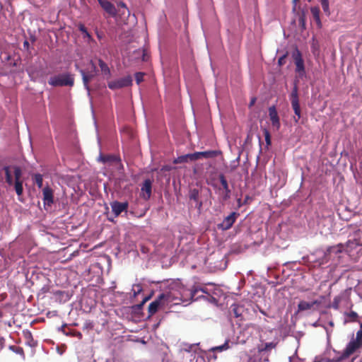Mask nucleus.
Here are the masks:
<instances>
[{"instance_id": "nucleus-1", "label": "nucleus", "mask_w": 362, "mask_h": 362, "mask_svg": "<svg viewBox=\"0 0 362 362\" xmlns=\"http://www.w3.org/2000/svg\"><path fill=\"white\" fill-rule=\"evenodd\" d=\"M2 172L5 182L8 186H13L17 195L21 196L23 192L21 168L17 165H5Z\"/></svg>"}, {"instance_id": "nucleus-2", "label": "nucleus", "mask_w": 362, "mask_h": 362, "mask_svg": "<svg viewBox=\"0 0 362 362\" xmlns=\"http://www.w3.org/2000/svg\"><path fill=\"white\" fill-rule=\"evenodd\" d=\"M362 340V328L356 332V339L351 341L346 346V349L341 353H338L335 357L333 358L334 362H352L350 356L360 347Z\"/></svg>"}, {"instance_id": "nucleus-3", "label": "nucleus", "mask_w": 362, "mask_h": 362, "mask_svg": "<svg viewBox=\"0 0 362 362\" xmlns=\"http://www.w3.org/2000/svg\"><path fill=\"white\" fill-rule=\"evenodd\" d=\"M171 301L169 293H160L157 298L151 302L148 308V317L153 315L159 309L165 308Z\"/></svg>"}, {"instance_id": "nucleus-4", "label": "nucleus", "mask_w": 362, "mask_h": 362, "mask_svg": "<svg viewBox=\"0 0 362 362\" xmlns=\"http://www.w3.org/2000/svg\"><path fill=\"white\" fill-rule=\"evenodd\" d=\"M48 83L54 87L58 86H70L74 85V74L71 73H65L56 75L49 78Z\"/></svg>"}, {"instance_id": "nucleus-5", "label": "nucleus", "mask_w": 362, "mask_h": 362, "mask_svg": "<svg viewBox=\"0 0 362 362\" xmlns=\"http://www.w3.org/2000/svg\"><path fill=\"white\" fill-rule=\"evenodd\" d=\"M298 88L296 84L294 85L292 92L290 95L291 103L292 108L294 111L296 117H294V119L296 122H298L300 118L301 117V110L299 103L298 98Z\"/></svg>"}, {"instance_id": "nucleus-6", "label": "nucleus", "mask_w": 362, "mask_h": 362, "mask_svg": "<svg viewBox=\"0 0 362 362\" xmlns=\"http://www.w3.org/2000/svg\"><path fill=\"white\" fill-rule=\"evenodd\" d=\"M229 313L231 317H235L242 322L247 320L248 310L243 305L233 303L230 308Z\"/></svg>"}, {"instance_id": "nucleus-7", "label": "nucleus", "mask_w": 362, "mask_h": 362, "mask_svg": "<svg viewBox=\"0 0 362 362\" xmlns=\"http://www.w3.org/2000/svg\"><path fill=\"white\" fill-rule=\"evenodd\" d=\"M132 85V78L131 76L109 81L107 86L111 90L120 89L124 87L131 86Z\"/></svg>"}, {"instance_id": "nucleus-8", "label": "nucleus", "mask_w": 362, "mask_h": 362, "mask_svg": "<svg viewBox=\"0 0 362 362\" xmlns=\"http://www.w3.org/2000/svg\"><path fill=\"white\" fill-rule=\"evenodd\" d=\"M90 64H91V70L90 71H86L83 69H81L79 71L82 76L83 86L87 90H90V88H89L90 81L96 76V74H97L96 66L93 62L92 60L90 61Z\"/></svg>"}, {"instance_id": "nucleus-9", "label": "nucleus", "mask_w": 362, "mask_h": 362, "mask_svg": "<svg viewBox=\"0 0 362 362\" xmlns=\"http://www.w3.org/2000/svg\"><path fill=\"white\" fill-rule=\"evenodd\" d=\"M112 211L115 215V217L119 216L122 212H127L129 204L127 202H119L118 201H114L110 203Z\"/></svg>"}, {"instance_id": "nucleus-10", "label": "nucleus", "mask_w": 362, "mask_h": 362, "mask_svg": "<svg viewBox=\"0 0 362 362\" xmlns=\"http://www.w3.org/2000/svg\"><path fill=\"white\" fill-rule=\"evenodd\" d=\"M152 193V180L146 179L142 184L140 197L147 201L150 199Z\"/></svg>"}, {"instance_id": "nucleus-11", "label": "nucleus", "mask_w": 362, "mask_h": 362, "mask_svg": "<svg viewBox=\"0 0 362 362\" xmlns=\"http://www.w3.org/2000/svg\"><path fill=\"white\" fill-rule=\"evenodd\" d=\"M238 215V214L237 213L232 212L230 215H228L223 219V221L221 223H219L218 225V228L223 230H226L230 229L233 226V223H235Z\"/></svg>"}, {"instance_id": "nucleus-12", "label": "nucleus", "mask_w": 362, "mask_h": 362, "mask_svg": "<svg viewBox=\"0 0 362 362\" xmlns=\"http://www.w3.org/2000/svg\"><path fill=\"white\" fill-rule=\"evenodd\" d=\"M293 59L296 64V72H297L300 76H303L305 73L304 61L300 52L298 51L297 53L293 55Z\"/></svg>"}, {"instance_id": "nucleus-13", "label": "nucleus", "mask_w": 362, "mask_h": 362, "mask_svg": "<svg viewBox=\"0 0 362 362\" xmlns=\"http://www.w3.org/2000/svg\"><path fill=\"white\" fill-rule=\"evenodd\" d=\"M269 115L273 127L276 130H279L280 129L281 124L278 112L274 106H272L269 108Z\"/></svg>"}, {"instance_id": "nucleus-14", "label": "nucleus", "mask_w": 362, "mask_h": 362, "mask_svg": "<svg viewBox=\"0 0 362 362\" xmlns=\"http://www.w3.org/2000/svg\"><path fill=\"white\" fill-rule=\"evenodd\" d=\"M98 1L104 11H105L109 15L112 16H116L117 10L113 4L107 0H100Z\"/></svg>"}, {"instance_id": "nucleus-15", "label": "nucleus", "mask_w": 362, "mask_h": 362, "mask_svg": "<svg viewBox=\"0 0 362 362\" xmlns=\"http://www.w3.org/2000/svg\"><path fill=\"white\" fill-rule=\"evenodd\" d=\"M221 153V151H206L202 152H195L193 153L192 157L195 158V160L200 159L202 158H215Z\"/></svg>"}, {"instance_id": "nucleus-16", "label": "nucleus", "mask_w": 362, "mask_h": 362, "mask_svg": "<svg viewBox=\"0 0 362 362\" xmlns=\"http://www.w3.org/2000/svg\"><path fill=\"white\" fill-rule=\"evenodd\" d=\"M44 204L51 206L54 202L53 190L49 187H45L42 189Z\"/></svg>"}, {"instance_id": "nucleus-17", "label": "nucleus", "mask_w": 362, "mask_h": 362, "mask_svg": "<svg viewBox=\"0 0 362 362\" xmlns=\"http://www.w3.org/2000/svg\"><path fill=\"white\" fill-rule=\"evenodd\" d=\"M189 197L190 200H193L196 202V207L198 209H201L202 206V202L199 200V193L197 189H192L189 191Z\"/></svg>"}, {"instance_id": "nucleus-18", "label": "nucleus", "mask_w": 362, "mask_h": 362, "mask_svg": "<svg viewBox=\"0 0 362 362\" xmlns=\"http://www.w3.org/2000/svg\"><path fill=\"white\" fill-rule=\"evenodd\" d=\"M320 304V301L317 300L313 302L302 300L298 303V308L299 311H304L313 308L315 305H319Z\"/></svg>"}, {"instance_id": "nucleus-19", "label": "nucleus", "mask_w": 362, "mask_h": 362, "mask_svg": "<svg viewBox=\"0 0 362 362\" xmlns=\"http://www.w3.org/2000/svg\"><path fill=\"white\" fill-rule=\"evenodd\" d=\"M311 14L316 22L318 28L322 27V22L320 17V10L318 6H313L310 8Z\"/></svg>"}, {"instance_id": "nucleus-20", "label": "nucleus", "mask_w": 362, "mask_h": 362, "mask_svg": "<svg viewBox=\"0 0 362 362\" xmlns=\"http://www.w3.org/2000/svg\"><path fill=\"white\" fill-rule=\"evenodd\" d=\"M193 153H188L186 155L178 156L177 158H175L173 161L175 164L178 163H187L189 161H193L195 160V158L192 157Z\"/></svg>"}, {"instance_id": "nucleus-21", "label": "nucleus", "mask_w": 362, "mask_h": 362, "mask_svg": "<svg viewBox=\"0 0 362 362\" xmlns=\"http://www.w3.org/2000/svg\"><path fill=\"white\" fill-rule=\"evenodd\" d=\"M23 337L26 341V344L28 346L33 347L36 345V341L34 340L33 334L30 331L25 330L23 332Z\"/></svg>"}, {"instance_id": "nucleus-22", "label": "nucleus", "mask_w": 362, "mask_h": 362, "mask_svg": "<svg viewBox=\"0 0 362 362\" xmlns=\"http://www.w3.org/2000/svg\"><path fill=\"white\" fill-rule=\"evenodd\" d=\"M98 66H100L101 72L104 76L107 77L110 76V69L108 67L107 64L103 59H98Z\"/></svg>"}, {"instance_id": "nucleus-23", "label": "nucleus", "mask_w": 362, "mask_h": 362, "mask_svg": "<svg viewBox=\"0 0 362 362\" xmlns=\"http://www.w3.org/2000/svg\"><path fill=\"white\" fill-rule=\"evenodd\" d=\"M276 346V343L275 342H267L264 344H262L258 346V351L259 353L264 351H269L272 349H274Z\"/></svg>"}, {"instance_id": "nucleus-24", "label": "nucleus", "mask_w": 362, "mask_h": 362, "mask_svg": "<svg viewBox=\"0 0 362 362\" xmlns=\"http://www.w3.org/2000/svg\"><path fill=\"white\" fill-rule=\"evenodd\" d=\"M100 160L103 163H113V162H119L120 158L115 155H105L100 156Z\"/></svg>"}, {"instance_id": "nucleus-25", "label": "nucleus", "mask_w": 362, "mask_h": 362, "mask_svg": "<svg viewBox=\"0 0 362 362\" xmlns=\"http://www.w3.org/2000/svg\"><path fill=\"white\" fill-rule=\"evenodd\" d=\"M230 343V341L229 339H227L226 340L225 343L221 346H214V347H212L210 351H212V352H215V351H219V352H221V351H226L228 349H229L230 348V346L229 344Z\"/></svg>"}, {"instance_id": "nucleus-26", "label": "nucleus", "mask_w": 362, "mask_h": 362, "mask_svg": "<svg viewBox=\"0 0 362 362\" xmlns=\"http://www.w3.org/2000/svg\"><path fill=\"white\" fill-rule=\"evenodd\" d=\"M219 180L220 182L225 190V192H227L228 194H230V189H229V186L228 184V182L225 177V176L223 174L219 175Z\"/></svg>"}, {"instance_id": "nucleus-27", "label": "nucleus", "mask_w": 362, "mask_h": 362, "mask_svg": "<svg viewBox=\"0 0 362 362\" xmlns=\"http://www.w3.org/2000/svg\"><path fill=\"white\" fill-rule=\"evenodd\" d=\"M78 30L82 33L83 35V38L87 37L88 40H92V37L90 34L88 33L87 28L83 24H79L78 25Z\"/></svg>"}, {"instance_id": "nucleus-28", "label": "nucleus", "mask_w": 362, "mask_h": 362, "mask_svg": "<svg viewBox=\"0 0 362 362\" xmlns=\"http://www.w3.org/2000/svg\"><path fill=\"white\" fill-rule=\"evenodd\" d=\"M34 182L36 183L39 188H42L43 183V178L41 174H35L33 177Z\"/></svg>"}, {"instance_id": "nucleus-29", "label": "nucleus", "mask_w": 362, "mask_h": 362, "mask_svg": "<svg viewBox=\"0 0 362 362\" xmlns=\"http://www.w3.org/2000/svg\"><path fill=\"white\" fill-rule=\"evenodd\" d=\"M320 3L322 5V8L323 11L327 16L330 15L329 6V0H320Z\"/></svg>"}, {"instance_id": "nucleus-30", "label": "nucleus", "mask_w": 362, "mask_h": 362, "mask_svg": "<svg viewBox=\"0 0 362 362\" xmlns=\"http://www.w3.org/2000/svg\"><path fill=\"white\" fill-rule=\"evenodd\" d=\"M264 136L265 138V141H266L267 146H270L272 144L271 135H270L269 132L267 129H264Z\"/></svg>"}, {"instance_id": "nucleus-31", "label": "nucleus", "mask_w": 362, "mask_h": 362, "mask_svg": "<svg viewBox=\"0 0 362 362\" xmlns=\"http://www.w3.org/2000/svg\"><path fill=\"white\" fill-rule=\"evenodd\" d=\"M145 74L143 72H136L135 74V80L137 84H139L144 81V76Z\"/></svg>"}, {"instance_id": "nucleus-32", "label": "nucleus", "mask_w": 362, "mask_h": 362, "mask_svg": "<svg viewBox=\"0 0 362 362\" xmlns=\"http://www.w3.org/2000/svg\"><path fill=\"white\" fill-rule=\"evenodd\" d=\"M347 316L352 322H356L358 317V314L354 311H351L349 313L347 314Z\"/></svg>"}, {"instance_id": "nucleus-33", "label": "nucleus", "mask_w": 362, "mask_h": 362, "mask_svg": "<svg viewBox=\"0 0 362 362\" xmlns=\"http://www.w3.org/2000/svg\"><path fill=\"white\" fill-rule=\"evenodd\" d=\"M134 288H136L133 289L134 291V296L136 297L139 293H140L142 291V287L140 284H136L134 286Z\"/></svg>"}, {"instance_id": "nucleus-34", "label": "nucleus", "mask_w": 362, "mask_h": 362, "mask_svg": "<svg viewBox=\"0 0 362 362\" xmlns=\"http://www.w3.org/2000/svg\"><path fill=\"white\" fill-rule=\"evenodd\" d=\"M10 349L18 354H23V349L21 347L11 346Z\"/></svg>"}, {"instance_id": "nucleus-35", "label": "nucleus", "mask_w": 362, "mask_h": 362, "mask_svg": "<svg viewBox=\"0 0 362 362\" xmlns=\"http://www.w3.org/2000/svg\"><path fill=\"white\" fill-rule=\"evenodd\" d=\"M286 55H283L282 57H279L278 59V64L279 66H283L286 63Z\"/></svg>"}, {"instance_id": "nucleus-36", "label": "nucleus", "mask_w": 362, "mask_h": 362, "mask_svg": "<svg viewBox=\"0 0 362 362\" xmlns=\"http://www.w3.org/2000/svg\"><path fill=\"white\" fill-rule=\"evenodd\" d=\"M29 48H30L29 42L28 40H25L23 42V49L27 50V51H29Z\"/></svg>"}, {"instance_id": "nucleus-37", "label": "nucleus", "mask_w": 362, "mask_h": 362, "mask_svg": "<svg viewBox=\"0 0 362 362\" xmlns=\"http://www.w3.org/2000/svg\"><path fill=\"white\" fill-rule=\"evenodd\" d=\"M332 306H333L334 308L338 309V308H339V302L337 301L336 299H334Z\"/></svg>"}, {"instance_id": "nucleus-38", "label": "nucleus", "mask_w": 362, "mask_h": 362, "mask_svg": "<svg viewBox=\"0 0 362 362\" xmlns=\"http://www.w3.org/2000/svg\"><path fill=\"white\" fill-rule=\"evenodd\" d=\"M298 1V0H292V3H293V10L295 11L296 8V6H297V2Z\"/></svg>"}, {"instance_id": "nucleus-39", "label": "nucleus", "mask_w": 362, "mask_h": 362, "mask_svg": "<svg viewBox=\"0 0 362 362\" xmlns=\"http://www.w3.org/2000/svg\"><path fill=\"white\" fill-rule=\"evenodd\" d=\"M4 182V175L2 172V168L0 169V183H2Z\"/></svg>"}, {"instance_id": "nucleus-40", "label": "nucleus", "mask_w": 362, "mask_h": 362, "mask_svg": "<svg viewBox=\"0 0 362 362\" xmlns=\"http://www.w3.org/2000/svg\"><path fill=\"white\" fill-rule=\"evenodd\" d=\"M118 6L122 7V8H127L126 4L123 1L119 2Z\"/></svg>"}, {"instance_id": "nucleus-41", "label": "nucleus", "mask_w": 362, "mask_h": 362, "mask_svg": "<svg viewBox=\"0 0 362 362\" xmlns=\"http://www.w3.org/2000/svg\"><path fill=\"white\" fill-rule=\"evenodd\" d=\"M247 327H252V328L255 329L257 327V325L255 324L250 323V324L247 325Z\"/></svg>"}, {"instance_id": "nucleus-42", "label": "nucleus", "mask_w": 362, "mask_h": 362, "mask_svg": "<svg viewBox=\"0 0 362 362\" xmlns=\"http://www.w3.org/2000/svg\"><path fill=\"white\" fill-rule=\"evenodd\" d=\"M237 202H238V207H240L243 204V203H242L241 199H238L237 200Z\"/></svg>"}, {"instance_id": "nucleus-43", "label": "nucleus", "mask_w": 362, "mask_h": 362, "mask_svg": "<svg viewBox=\"0 0 362 362\" xmlns=\"http://www.w3.org/2000/svg\"><path fill=\"white\" fill-rule=\"evenodd\" d=\"M141 250L143 253H146L147 252V248L144 246H142L141 248Z\"/></svg>"}, {"instance_id": "nucleus-44", "label": "nucleus", "mask_w": 362, "mask_h": 362, "mask_svg": "<svg viewBox=\"0 0 362 362\" xmlns=\"http://www.w3.org/2000/svg\"><path fill=\"white\" fill-rule=\"evenodd\" d=\"M255 101H256V98H252V100L250 101V106L253 105L255 104Z\"/></svg>"}, {"instance_id": "nucleus-45", "label": "nucleus", "mask_w": 362, "mask_h": 362, "mask_svg": "<svg viewBox=\"0 0 362 362\" xmlns=\"http://www.w3.org/2000/svg\"><path fill=\"white\" fill-rule=\"evenodd\" d=\"M229 197H230V194H228L227 192H226L225 196H224V199H227Z\"/></svg>"}, {"instance_id": "nucleus-46", "label": "nucleus", "mask_w": 362, "mask_h": 362, "mask_svg": "<svg viewBox=\"0 0 362 362\" xmlns=\"http://www.w3.org/2000/svg\"><path fill=\"white\" fill-rule=\"evenodd\" d=\"M248 199H249V197H248V196H247V197H245V200H244L243 204H247V200H248Z\"/></svg>"}, {"instance_id": "nucleus-47", "label": "nucleus", "mask_w": 362, "mask_h": 362, "mask_svg": "<svg viewBox=\"0 0 362 362\" xmlns=\"http://www.w3.org/2000/svg\"><path fill=\"white\" fill-rule=\"evenodd\" d=\"M260 313H262L264 315H267V314H266V313H265V311H264V310H262V309H260Z\"/></svg>"}, {"instance_id": "nucleus-48", "label": "nucleus", "mask_w": 362, "mask_h": 362, "mask_svg": "<svg viewBox=\"0 0 362 362\" xmlns=\"http://www.w3.org/2000/svg\"><path fill=\"white\" fill-rule=\"evenodd\" d=\"M143 305H144L141 303L140 304H139V305H137V307H138L139 308H141L143 307Z\"/></svg>"}, {"instance_id": "nucleus-49", "label": "nucleus", "mask_w": 362, "mask_h": 362, "mask_svg": "<svg viewBox=\"0 0 362 362\" xmlns=\"http://www.w3.org/2000/svg\"><path fill=\"white\" fill-rule=\"evenodd\" d=\"M145 298L147 299V300H148L151 298V296H148L145 297Z\"/></svg>"}, {"instance_id": "nucleus-50", "label": "nucleus", "mask_w": 362, "mask_h": 362, "mask_svg": "<svg viewBox=\"0 0 362 362\" xmlns=\"http://www.w3.org/2000/svg\"><path fill=\"white\" fill-rule=\"evenodd\" d=\"M13 66H17V63L16 62H13Z\"/></svg>"}, {"instance_id": "nucleus-51", "label": "nucleus", "mask_w": 362, "mask_h": 362, "mask_svg": "<svg viewBox=\"0 0 362 362\" xmlns=\"http://www.w3.org/2000/svg\"><path fill=\"white\" fill-rule=\"evenodd\" d=\"M77 336L81 337V334L80 332H78Z\"/></svg>"}, {"instance_id": "nucleus-52", "label": "nucleus", "mask_w": 362, "mask_h": 362, "mask_svg": "<svg viewBox=\"0 0 362 362\" xmlns=\"http://www.w3.org/2000/svg\"><path fill=\"white\" fill-rule=\"evenodd\" d=\"M108 220H109L110 221H113V219H112V218H108Z\"/></svg>"}, {"instance_id": "nucleus-53", "label": "nucleus", "mask_w": 362, "mask_h": 362, "mask_svg": "<svg viewBox=\"0 0 362 362\" xmlns=\"http://www.w3.org/2000/svg\"><path fill=\"white\" fill-rule=\"evenodd\" d=\"M194 294H195V292H194V293H191V295H192V297H193V296H194Z\"/></svg>"}, {"instance_id": "nucleus-54", "label": "nucleus", "mask_w": 362, "mask_h": 362, "mask_svg": "<svg viewBox=\"0 0 362 362\" xmlns=\"http://www.w3.org/2000/svg\"><path fill=\"white\" fill-rule=\"evenodd\" d=\"M143 300H144V302H147V301H148V300H147V299H146V298H144Z\"/></svg>"}, {"instance_id": "nucleus-55", "label": "nucleus", "mask_w": 362, "mask_h": 362, "mask_svg": "<svg viewBox=\"0 0 362 362\" xmlns=\"http://www.w3.org/2000/svg\"><path fill=\"white\" fill-rule=\"evenodd\" d=\"M141 303L143 305H144V304L146 303V302H144V300H142Z\"/></svg>"}, {"instance_id": "nucleus-56", "label": "nucleus", "mask_w": 362, "mask_h": 362, "mask_svg": "<svg viewBox=\"0 0 362 362\" xmlns=\"http://www.w3.org/2000/svg\"><path fill=\"white\" fill-rule=\"evenodd\" d=\"M308 1L310 2V1H312V0H308Z\"/></svg>"}, {"instance_id": "nucleus-57", "label": "nucleus", "mask_w": 362, "mask_h": 362, "mask_svg": "<svg viewBox=\"0 0 362 362\" xmlns=\"http://www.w3.org/2000/svg\"><path fill=\"white\" fill-rule=\"evenodd\" d=\"M360 327H361V328H362V323L361 324V326H360Z\"/></svg>"}, {"instance_id": "nucleus-58", "label": "nucleus", "mask_w": 362, "mask_h": 362, "mask_svg": "<svg viewBox=\"0 0 362 362\" xmlns=\"http://www.w3.org/2000/svg\"><path fill=\"white\" fill-rule=\"evenodd\" d=\"M1 348H2V346H1V345H0V349H1Z\"/></svg>"}, {"instance_id": "nucleus-59", "label": "nucleus", "mask_w": 362, "mask_h": 362, "mask_svg": "<svg viewBox=\"0 0 362 362\" xmlns=\"http://www.w3.org/2000/svg\"><path fill=\"white\" fill-rule=\"evenodd\" d=\"M361 362H362V361Z\"/></svg>"}]
</instances>
